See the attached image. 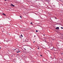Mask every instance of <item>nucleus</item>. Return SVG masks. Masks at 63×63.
Masks as SVG:
<instances>
[{
    "label": "nucleus",
    "mask_w": 63,
    "mask_h": 63,
    "mask_svg": "<svg viewBox=\"0 0 63 63\" xmlns=\"http://www.w3.org/2000/svg\"><path fill=\"white\" fill-rule=\"evenodd\" d=\"M40 56H42V55H40Z\"/></svg>",
    "instance_id": "obj_18"
},
{
    "label": "nucleus",
    "mask_w": 63,
    "mask_h": 63,
    "mask_svg": "<svg viewBox=\"0 0 63 63\" xmlns=\"http://www.w3.org/2000/svg\"><path fill=\"white\" fill-rule=\"evenodd\" d=\"M19 37H20V38H21V37H20V36Z\"/></svg>",
    "instance_id": "obj_12"
},
{
    "label": "nucleus",
    "mask_w": 63,
    "mask_h": 63,
    "mask_svg": "<svg viewBox=\"0 0 63 63\" xmlns=\"http://www.w3.org/2000/svg\"><path fill=\"white\" fill-rule=\"evenodd\" d=\"M56 29L58 30L59 29V27H57L56 28Z\"/></svg>",
    "instance_id": "obj_3"
},
{
    "label": "nucleus",
    "mask_w": 63,
    "mask_h": 63,
    "mask_svg": "<svg viewBox=\"0 0 63 63\" xmlns=\"http://www.w3.org/2000/svg\"><path fill=\"white\" fill-rule=\"evenodd\" d=\"M38 48V49H39V48Z\"/></svg>",
    "instance_id": "obj_17"
},
{
    "label": "nucleus",
    "mask_w": 63,
    "mask_h": 63,
    "mask_svg": "<svg viewBox=\"0 0 63 63\" xmlns=\"http://www.w3.org/2000/svg\"><path fill=\"white\" fill-rule=\"evenodd\" d=\"M2 15H4V16H6V15L5 14H4V13H3Z\"/></svg>",
    "instance_id": "obj_4"
},
{
    "label": "nucleus",
    "mask_w": 63,
    "mask_h": 63,
    "mask_svg": "<svg viewBox=\"0 0 63 63\" xmlns=\"http://www.w3.org/2000/svg\"><path fill=\"white\" fill-rule=\"evenodd\" d=\"M36 32H38V30H36Z\"/></svg>",
    "instance_id": "obj_6"
},
{
    "label": "nucleus",
    "mask_w": 63,
    "mask_h": 63,
    "mask_svg": "<svg viewBox=\"0 0 63 63\" xmlns=\"http://www.w3.org/2000/svg\"><path fill=\"white\" fill-rule=\"evenodd\" d=\"M49 48H50V49H51V50H53L54 49V48L52 46H51L49 47Z\"/></svg>",
    "instance_id": "obj_1"
},
{
    "label": "nucleus",
    "mask_w": 63,
    "mask_h": 63,
    "mask_svg": "<svg viewBox=\"0 0 63 63\" xmlns=\"http://www.w3.org/2000/svg\"><path fill=\"white\" fill-rule=\"evenodd\" d=\"M35 43V41H34V42H33V43Z\"/></svg>",
    "instance_id": "obj_16"
},
{
    "label": "nucleus",
    "mask_w": 63,
    "mask_h": 63,
    "mask_svg": "<svg viewBox=\"0 0 63 63\" xmlns=\"http://www.w3.org/2000/svg\"><path fill=\"white\" fill-rule=\"evenodd\" d=\"M11 6H13V7H15V5H14L13 4H11Z\"/></svg>",
    "instance_id": "obj_2"
},
{
    "label": "nucleus",
    "mask_w": 63,
    "mask_h": 63,
    "mask_svg": "<svg viewBox=\"0 0 63 63\" xmlns=\"http://www.w3.org/2000/svg\"><path fill=\"white\" fill-rule=\"evenodd\" d=\"M34 38H35V37H36V35H34Z\"/></svg>",
    "instance_id": "obj_7"
},
{
    "label": "nucleus",
    "mask_w": 63,
    "mask_h": 63,
    "mask_svg": "<svg viewBox=\"0 0 63 63\" xmlns=\"http://www.w3.org/2000/svg\"><path fill=\"white\" fill-rule=\"evenodd\" d=\"M17 52V53H18V52Z\"/></svg>",
    "instance_id": "obj_14"
},
{
    "label": "nucleus",
    "mask_w": 63,
    "mask_h": 63,
    "mask_svg": "<svg viewBox=\"0 0 63 63\" xmlns=\"http://www.w3.org/2000/svg\"><path fill=\"white\" fill-rule=\"evenodd\" d=\"M5 1H7V0H5Z\"/></svg>",
    "instance_id": "obj_15"
},
{
    "label": "nucleus",
    "mask_w": 63,
    "mask_h": 63,
    "mask_svg": "<svg viewBox=\"0 0 63 63\" xmlns=\"http://www.w3.org/2000/svg\"><path fill=\"white\" fill-rule=\"evenodd\" d=\"M19 52H20V51H18Z\"/></svg>",
    "instance_id": "obj_19"
},
{
    "label": "nucleus",
    "mask_w": 63,
    "mask_h": 63,
    "mask_svg": "<svg viewBox=\"0 0 63 63\" xmlns=\"http://www.w3.org/2000/svg\"><path fill=\"white\" fill-rule=\"evenodd\" d=\"M20 17H21V16H20Z\"/></svg>",
    "instance_id": "obj_8"
},
{
    "label": "nucleus",
    "mask_w": 63,
    "mask_h": 63,
    "mask_svg": "<svg viewBox=\"0 0 63 63\" xmlns=\"http://www.w3.org/2000/svg\"><path fill=\"white\" fill-rule=\"evenodd\" d=\"M31 24H32V22L31 23Z\"/></svg>",
    "instance_id": "obj_10"
},
{
    "label": "nucleus",
    "mask_w": 63,
    "mask_h": 63,
    "mask_svg": "<svg viewBox=\"0 0 63 63\" xmlns=\"http://www.w3.org/2000/svg\"><path fill=\"white\" fill-rule=\"evenodd\" d=\"M20 36L22 37H23V36H22V35H20Z\"/></svg>",
    "instance_id": "obj_5"
},
{
    "label": "nucleus",
    "mask_w": 63,
    "mask_h": 63,
    "mask_svg": "<svg viewBox=\"0 0 63 63\" xmlns=\"http://www.w3.org/2000/svg\"><path fill=\"white\" fill-rule=\"evenodd\" d=\"M24 49L25 50H26V49H25V48H24Z\"/></svg>",
    "instance_id": "obj_11"
},
{
    "label": "nucleus",
    "mask_w": 63,
    "mask_h": 63,
    "mask_svg": "<svg viewBox=\"0 0 63 63\" xmlns=\"http://www.w3.org/2000/svg\"><path fill=\"white\" fill-rule=\"evenodd\" d=\"M1 47H0V49H1Z\"/></svg>",
    "instance_id": "obj_13"
},
{
    "label": "nucleus",
    "mask_w": 63,
    "mask_h": 63,
    "mask_svg": "<svg viewBox=\"0 0 63 63\" xmlns=\"http://www.w3.org/2000/svg\"><path fill=\"white\" fill-rule=\"evenodd\" d=\"M61 29H63V27H61Z\"/></svg>",
    "instance_id": "obj_9"
},
{
    "label": "nucleus",
    "mask_w": 63,
    "mask_h": 63,
    "mask_svg": "<svg viewBox=\"0 0 63 63\" xmlns=\"http://www.w3.org/2000/svg\"><path fill=\"white\" fill-rule=\"evenodd\" d=\"M56 18V19L57 18Z\"/></svg>",
    "instance_id": "obj_20"
},
{
    "label": "nucleus",
    "mask_w": 63,
    "mask_h": 63,
    "mask_svg": "<svg viewBox=\"0 0 63 63\" xmlns=\"http://www.w3.org/2000/svg\"><path fill=\"white\" fill-rule=\"evenodd\" d=\"M2 32H3V31H2Z\"/></svg>",
    "instance_id": "obj_21"
}]
</instances>
